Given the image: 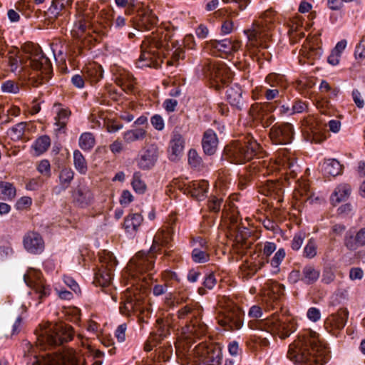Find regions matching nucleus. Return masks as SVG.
Returning a JSON list of instances; mask_svg holds the SVG:
<instances>
[{"mask_svg":"<svg viewBox=\"0 0 365 365\" xmlns=\"http://www.w3.org/2000/svg\"><path fill=\"white\" fill-rule=\"evenodd\" d=\"M26 53H29V66L34 71H39L40 74L32 76L27 65L24 64L19 56L17 49L10 50L6 55L7 66L9 71L22 81H28L34 87L48 81L51 77L52 66L50 60L43 53L38 46L28 43L24 47Z\"/></svg>","mask_w":365,"mask_h":365,"instance_id":"f257e3e1","label":"nucleus"},{"mask_svg":"<svg viewBox=\"0 0 365 365\" xmlns=\"http://www.w3.org/2000/svg\"><path fill=\"white\" fill-rule=\"evenodd\" d=\"M329 354L319 335L307 330L289 345L287 357L297 365H324L329 359Z\"/></svg>","mask_w":365,"mask_h":365,"instance_id":"f03ea898","label":"nucleus"},{"mask_svg":"<svg viewBox=\"0 0 365 365\" xmlns=\"http://www.w3.org/2000/svg\"><path fill=\"white\" fill-rule=\"evenodd\" d=\"M166 35L153 33L146 36L141 43V53L136 61V66L140 68L160 67L163 62L162 53L165 46Z\"/></svg>","mask_w":365,"mask_h":365,"instance_id":"7ed1b4c3","label":"nucleus"},{"mask_svg":"<svg viewBox=\"0 0 365 365\" xmlns=\"http://www.w3.org/2000/svg\"><path fill=\"white\" fill-rule=\"evenodd\" d=\"M36 345L41 349H47L63 344L72 339L73 331L71 326L63 323H51L40 325L36 330Z\"/></svg>","mask_w":365,"mask_h":365,"instance_id":"20e7f679","label":"nucleus"},{"mask_svg":"<svg viewBox=\"0 0 365 365\" xmlns=\"http://www.w3.org/2000/svg\"><path fill=\"white\" fill-rule=\"evenodd\" d=\"M262 154V147L251 134H247L243 141H234L224 149L225 157L235 164L245 163L255 157L259 158Z\"/></svg>","mask_w":365,"mask_h":365,"instance_id":"39448f33","label":"nucleus"},{"mask_svg":"<svg viewBox=\"0 0 365 365\" xmlns=\"http://www.w3.org/2000/svg\"><path fill=\"white\" fill-rule=\"evenodd\" d=\"M251 329L266 331L280 339H286L297 330V322L294 318L274 314L262 321L248 322Z\"/></svg>","mask_w":365,"mask_h":365,"instance_id":"423d86ee","label":"nucleus"},{"mask_svg":"<svg viewBox=\"0 0 365 365\" xmlns=\"http://www.w3.org/2000/svg\"><path fill=\"white\" fill-rule=\"evenodd\" d=\"M270 14L271 12H267L264 16L253 22L251 29L245 31L248 38L247 47L252 53L257 54L261 48L268 47L266 41L269 38V32L272 28V19L269 17Z\"/></svg>","mask_w":365,"mask_h":365,"instance_id":"0eeeda50","label":"nucleus"},{"mask_svg":"<svg viewBox=\"0 0 365 365\" xmlns=\"http://www.w3.org/2000/svg\"><path fill=\"white\" fill-rule=\"evenodd\" d=\"M299 169L296 158L293 153L287 150H282L278 153L276 160L267 168V170L263 175L269 174L274 170H284L285 173H289L290 175H295Z\"/></svg>","mask_w":365,"mask_h":365,"instance_id":"6e6552de","label":"nucleus"},{"mask_svg":"<svg viewBox=\"0 0 365 365\" xmlns=\"http://www.w3.org/2000/svg\"><path fill=\"white\" fill-rule=\"evenodd\" d=\"M101 267L96 273L94 283L96 285L106 287L111 282L113 270L117 264V261L113 255L109 252H105L103 255L100 257Z\"/></svg>","mask_w":365,"mask_h":365,"instance_id":"1a4fd4ad","label":"nucleus"},{"mask_svg":"<svg viewBox=\"0 0 365 365\" xmlns=\"http://www.w3.org/2000/svg\"><path fill=\"white\" fill-rule=\"evenodd\" d=\"M24 279L26 284L38 294L41 301L50 294L51 288L44 282L39 270L29 269L24 275Z\"/></svg>","mask_w":365,"mask_h":365,"instance_id":"9d476101","label":"nucleus"},{"mask_svg":"<svg viewBox=\"0 0 365 365\" xmlns=\"http://www.w3.org/2000/svg\"><path fill=\"white\" fill-rule=\"evenodd\" d=\"M241 43L238 41H232L225 38L221 41L211 40L205 43V48L215 56L222 54H231L240 49Z\"/></svg>","mask_w":365,"mask_h":365,"instance_id":"9b49d317","label":"nucleus"},{"mask_svg":"<svg viewBox=\"0 0 365 365\" xmlns=\"http://www.w3.org/2000/svg\"><path fill=\"white\" fill-rule=\"evenodd\" d=\"M294 133V128L291 123H276L269 130V138L274 144L287 145L292 141Z\"/></svg>","mask_w":365,"mask_h":365,"instance_id":"f8f14e48","label":"nucleus"},{"mask_svg":"<svg viewBox=\"0 0 365 365\" xmlns=\"http://www.w3.org/2000/svg\"><path fill=\"white\" fill-rule=\"evenodd\" d=\"M33 365H78V360L72 350H66L62 353L41 356Z\"/></svg>","mask_w":365,"mask_h":365,"instance_id":"ddd939ff","label":"nucleus"},{"mask_svg":"<svg viewBox=\"0 0 365 365\" xmlns=\"http://www.w3.org/2000/svg\"><path fill=\"white\" fill-rule=\"evenodd\" d=\"M192 247L191 259L197 264H204L210 259V247L206 239L201 237H192L190 240Z\"/></svg>","mask_w":365,"mask_h":365,"instance_id":"4468645a","label":"nucleus"},{"mask_svg":"<svg viewBox=\"0 0 365 365\" xmlns=\"http://www.w3.org/2000/svg\"><path fill=\"white\" fill-rule=\"evenodd\" d=\"M155 252L150 251L145 253L143 252H138L133 257L128 264V267L131 271L137 273H143L150 271L154 267L155 257Z\"/></svg>","mask_w":365,"mask_h":365,"instance_id":"2eb2a0df","label":"nucleus"},{"mask_svg":"<svg viewBox=\"0 0 365 365\" xmlns=\"http://www.w3.org/2000/svg\"><path fill=\"white\" fill-rule=\"evenodd\" d=\"M205 75L217 83H226L231 78L232 73L223 63H215L211 61L205 63L204 68Z\"/></svg>","mask_w":365,"mask_h":365,"instance_id":"dca6fc26","label":"nucleus"},{"mask_svg":"<svg viewBox=\"0 0 365 365\" xmlns=\"http://www.w3.org/2000/svg\"><path fill=\"white\" fill-rule=\"evenodd\" d=\"M207 326L201 320L200 317L190 319L181 331L182 336L187 340H195L205 336L207 332Z\"/></svg>","mask_w":365,"mask_h":365,"instance_id":"f3484780","label":"nucleus"},{"mask_svg":"<svg viewBox=\"0 0 365 365\" xmlns=\"http://www.w3.org/2000/svg\"><path fill=\"white\" fill-rule=\"evenodd\" d=\"M218 323L225 330L232 331L240 330L244 324V312L237 307L232 309L218 320Z\"/></svg>","mask_w":365,"mask_h":365,"instance_id":"a211bd4d","label":"nucleus"},{"mask_svg":"<svg viewBox=\"0 0 365 365\" xmlns=\"http://www.w3.org/2000/svg\"><path fill=\"white\" fill-rule=\"evenodd\" d=\"M122 302L119 307L120 312L125 316H130L132 313L140 312L144 313L141 306L140 299L136 293H130L127 289L122 295Z\"/></svg>","mask_w":365,"mask_h":365,"instance_id":"6ab92c4d","label":"nucleus"},{"mask_svg":"<svg viewBox=\"0 0 365 365\" xmlns=\"http://www.w3.org/2000/svg\"><path fill=\"white\" fill-rule=\"evenodd\" d=\"M158 158V149L151 144L142 149L136 158L138 167L143 170L151 169L156 163Z\"/></svg>","mask_w":365,"mask_h":365,"instance_id":"aec40b11","label":"nucleus"},{"mask_svg":"<svg viewBox=\"0 0 365 365\" xmlns=\"http://www.w3.org/2000/svg\"><path fill=\"white\" fill-rule=\"evenodd\" d=\"M349 312L346 309H340L336 314L329 315L324 322V327L333 335H337L346 324Z\"/></svg>","mask_w":365,"mask_h":365,"instance_id":"412c9836","label":"nucleus"},{"mask_svg":"<svg viewBox=\"0 0 365 365\" xmlns=\"http://www.w3.org/2000/svg\"><path fill=\"white\" fill-rule=\"evenodd\" d=\"M73 202L79 207H85L93 202V194L86 185L79 184L72 191Z\"/></svg>","mask_w":365,"mask_h":365,"instance_id":"4be33fe9","label":"nucleus"},{"mask_svg":"<svg viewBox=\"0 0 365 365\" xmlns=\"http://www.w3.org/2000/svg\"><path fill=\"white\" fill-rule=\"evenodd\" d=\"M259 189L262 194L273 197L277 202L283 200V188L281 182L277 180H267L262 182Z\"/></svg>","mask_w":365,"mask_h":365,"instance_id":"5701e85b","label":"nucleus"},{"mask_svg":"<svg viewBox=\"0 0 365 365\" xmlns=\"http://www.w3.org/2000/svg\"><path fill=\"white\" fill-rule=\"evenodd\" d=\"M25 249L30 253L39 254L44 249V242L41 236L35 232H29L24 237Z\"/></svg>","mask_w":365,"mask_h":365,"instance_id":"b1692460","label":"nucleus"},{"mask_svg":"<svg viewBox=\"0 0 365 365\" xmlns=\"http://www.w3.org/2000/svg\"><path fill=\"white\" fill-rule=\"evenodd\" d=\"M325 125L314 118H310L307 121V130L309 133V138L312 142L320 143L326 139L324 133Z\"/></svg>","mask_w":365,"mask_h":365,"instance_id":"393cba45","label":"nucleus"},{"mask_svg":"<svg viewBox=\"0 0 365 365\" xmlns=\"http://www.w3.org/2000/svg\"><path fill=\"white\" fill-rule=\"evenodd\" d=\"M158 18L153 11L149 8L142 11L138 21V27L140 31L152 30L157 26Z\"/></svg>","mask_w":365,"mask_h":365,"instance_id":"a878e982","label":"nucleus"},{"mask_svg":"<svg viewBox=\"0 0 365 365\" xmlns=\"http://www.w3.org/2000/svg\"><path fill=\"white\" fill-rule=\"evenodd\" d=\"M173 232L174 230H169L168 228L160 229L153 238L150 251L156 252L160 249V247L168 246L173 240Z\"/></svg>","mask_w":365,"mask_h":365,"instance_id":"bb28decb","label":"nucleus"},{"mask_svg":"<svg viewBox=\"0 0 365 365\" xmlns=\"http://www.w3.org/2000/svg\"><path fill=\"white\" fill-rule=\"evenodd\" d=\"M209 184L206 180L192 181L185 188V192L192 197L202 200L206 195Z\"/></svg>","mask_w":365,"mask_h":365,"instance_id":"cd10ccee","label":"nucleus"},{"mask_svg":"<svg viewBox=\"0 0 365 365\" xmlns=\"http://www.w3.org/2000/svg\"><path fill=\"white\" fill-rule=\"evenodd\" d=\"M218 145V139L216 133L211 129L205 131L202 140L203 150L207 155H213Z\"/></svg>","mask_w":365,"mask_h":365,"instance_id":"c85d7f7f","label":"nucleus"},{"mask_svg":"<svg viewBox=\"0 0 365 365\" xmlns=\"http://www.w3.org/2000/svg\"><path fill=\"white\" fill-rule=\"evenodd\" d=\"M72 0H52L51 5L45 12L47 19L54 20L61 14V11L71 7Z\"/></svg>","mask_w":365,"mask_h":365,"instance_id":"c756f323","label":"nucleus"},{"mask_svg":"<svg viewBox=\"0 0 365 365\" xmlns=\"http://www.w3.org/2000/svg\"><path fill=\"white\" fill-rule=\"evenodd\" d=\"M226 96L232 106L240 110L243 108L245 102L242 98V90L238 85L228 88L226 91Z\"/></svg>","mask_w":365,"mask_h":365,"instance_id":"7c9ffc66","label":"nucleus"},{"mask_svg":"<svg viewBox=\"0 0 365 365\" xmlns=\"http://www.w3.org/2000/svg\"><path fill=\"white\" fill-rule=\"evenodd\" d=\"M185 141L182 135L178 132L174 131L169 145L170 151V159L172 160H176L182 153Z\"/></svg>","mask_w":365,"mask_h":365,"instance_id":"2f4dec72","label":"nucleus"},{"mask_svg":"<svg viewBox=\"0 0 365 365\" xmlns=\"http://www.w3.org/2000/svg\"><path fill=\"white\" fill-rule=\"evenodd\" d=\"M53 109L56 113L54 118L55 125L58 127V130L64 129L68 122L71 113V111L61 103H57L53 105Z\"/></svg>","mask_w":365,"mask_h":365,"instance_id":"473e14b6","label":"nucleus"},{"mask_svg":"<svg viewBox=\"0 0 365 365\" xmlns=\"http://www.w3.org/2000/svg\"><path fill=\"white\" fill-rule=\"evenodd\" d=\"M351 187L347 183L339 184L334 190L330 197L333 205H336L341 202L346 201L350 196Z\"/></svg>","mask_w":365,"mask_h":365,"instance_id":"72a5a7b5","label":"nucleus"},{"mask_svg":"<svg viewBox=\"0 0 365 365\" xmlns=\"http://www.w3.org/2000/svg\"><path fill=\"white\" fill-rule=\"evenodd\" d=\"M143 221V217L140 214H129L124 220V228L129 235H134L138 232Z\"/></svg>","mask_w":365,"mask_h":365,"instance_id":"f704fd0d","label":"nucleus"},{"mask_svg":"<svg viewBox=\"0 0 365 365\" xmlns=\"http://www.w3.org/2000/svg\"><path fill=\"white\" fill-rule=\"evenodd\" d=\"M345 246L350 250H356L365 245V227L360 229L354 236L346 237L344 241Z\"/></svg>","mask_w":365,"mask_h":365,"instance_id":"c9c22d12","label":"nucleus"},{"mask_svg":"<svg viewBox=\"0 0 365 365\" xmlns=\"http://www.w3.org/2000/svg\"><path fill=\"white\" fill-rule=\"evenodd\" d=\"M85 77L91 83L99 81L103 75L102 66L96 63H91L83 68Z\"/></svg>","mask_w":365,"mask_h":365,"instance_id":"e433bc0d","label":"nucleus"},{"mask_svg":"<svg viewBox=\"0 0 365 365\" xmlns=\"http://www.w3.org/2000/svg\"><path fill=\"white\" fill-rule=\"evenodd\" d=\"M265 265L264 260H258L255 259L254 262H245L241 266L240 269L243 277L249 279L254 276L258 270Z\"/></svg>","mask_w":365,"mask_h":365,"instance_id":"4c0bfd02","label":"nucleus"},{"mask_svg":"<svg viewBox=\"0 0 365 365\" xmlns=\"http://www.w3.org/2000/svg\"><path fill=\"white\" fill-rule=\"evenodd\" d=\"M264 81L271 88H279L282 91L286 89L288 86L285 76L277 73H270L268 74Z\"/></svg>","mask_w":365,"mask_h":365,"instance_id":"58836bf2","label":"nucleus"},{"mask_svg":"<svg viewBox=\"0 0 365 365\" xmlns=\"http://www.w3.org/2000/svg\"><path fill=\"white\" fill-rule=\"evenodd\" d=\"M302 282L306 284L316 282L320 276V270L313 264L305 265L302 271Z\"/></svg>","mask_w":365,"mask_h":365,"instance_id":"ea45409f","label":"nucleus"},{"mask_svg":"<svg viewBox=\"0 0 365 365\" xmlns=\"http://www.w3.org/2000/svg\"><path fill=\"white\" fill-rule=\"evenodd\" d=\"M325 176H337L342 172V165L335 159H329L324 162L322 167Z\"/></svg>","mask_w":365,"mask_h":365,"instance_id":"a19ab883","label":"nucleus"},{"mask_svg":"<svg viewBox=\"0 0 365 365\" xmlns=\"http://www.w3.org/2000/svg\"><path fill=\"white\" fill-rule=\"evenodd\" d=\"M201 309L193 304H186L181 307L177 312L179 319H190L200 317Z\"/></svg>","mask_w":365,"mask_h":365,"instance_id":"79ce46f5","label":"nucleus"},{"mask_svg":"<svg viewBox=\"0 0 365 365\" xmlns=\"http://www.w3.org/2000/svg\"><path fill=\"white\" fill-rule=\"evenodd\" d=\"M51 145V138L47 135L38 137L32 144L31 148L34 155L39 156L44 153Z\"/></svg>","mask_w":365,"mask_h":365,"instance_id":"37998d69","label":"nucleus"},{"mask_svg":"<svg viewBox=\"0 0 365 365\" xmlns=\"http://www.w3.org/2000/svg\"><path fill=\"white\" fill-rule=\"evenodd\" d=\"M147 132L143 128H136L125 131L123 133L125 142L131 143L137 140H142L146 137Z\"/></svg>","mask_w":365,"mask_h":365,"instance_id":"c03bdc74","label":"nucleus"},{"mask_svg":"<svg viewBox=\"0 0 365 365\" xmlns=\"http://www.w3.org/2000/svg\"><path fill=\"white\" fill-rule=\"evenodd\" d=\"M115 81L123 90H132L134 86L135 78L131 74L123 71L116 77Z\"/></svg>","mask_w":365,"mask_h":365,"instance_id":"a18cd8bd","label":"nucleus"},{"mask_svg":"<svg viewBox=\"0 0 365 365\" xmlns=\"http://www.w3.org/2000/svg\"><path fill=\"white\" fill-rule=\"evenodd\" d=\"M73 163L75 168L81 174H86L88 170L87 162L83 154L78 150L73 152Z\"/></svg>","mask_w":365,"mask_h":365,"instance_id":"49530a36","label":"nucleus"},{"mask_svg":"<svg viewBox=\"0 0 365 365\" xmlns=\"http://www.w3.org/2000/svg\"><path fill=\"white\" fill-rule=\"evenodd\" d=\"M286 256V252L284 248L279 249L272 258V259L269 262H270L271 267L272 268V272L273 274H277L280 271L279 265L284 260Z\"/></svg>","mask_w":365,"mask_h":365,"instance_id":"de8ad7c7","label":"nucleus"},{"mask_svg":"<svg viewBox=\"0 0 365 365\" xmlns=\"http://www.w3.org/2000/svg\"><path fill=\"white\" fill-rule=\"evenodd\" d=\"M16 195V188L8 182H0V198L4 200H11Z\"/></svg>","mask_w":365,"mask_h":365,"instance_id":"09e8293b","label":"nucleus"},{"mask_svg":"<svg viewBox=\"0 0 365 365\" xmlns=\"http://www.w3.org/2000/svg\"><path fill=\"white\" fill-rule=\"evenodd\" d=\"M88 26V22L84 18L80 17L75 23L71 31L73 37L80 38L83 34L86 31Z\"/></svg>","mask_w":365,"mask_h":365,"instance_id":"8fccbe9b","label":"nucleus"},{"mask_svg":"<svg viewBox=\"0 0 365 365\" xmlns=\"http://www.w3.org/2000/svg\"><path fill=\"white\" fill-rule=\"evenodd\" d=\"M131 185L134 191L138 194H143L147 190L145 182L142 179V175L139 172L134 173Z\"/></svg>","mask_w":365,"mask_h":365,"instance_id":"3c124183","label":"nucleus"},{"mask_svg":"<svg viewBox=\"0 0 365 365\" xmlns=\"http://www.w3.org/2000/svg\"><path fill=\"white\" fill-rule=\"evenodd\" d=\"M78 144L81 149L90 150L95 145V138L91 133H83L79 138Z\"/></svg>","mask_w":365,"mask_h":365,"instance_id":"603ef678","label":"nucleus"},{"mask_svg":"<svg viewBox=\"0 0 365 365\" xmlns=\"http://www.w3.org/2000/svg\"><path fill=\"white\" fill-rule=\"evenodd\" d=\"M74 173L71 168H63L61 170L59 174V182L63 189H66L69 187L71 181L73 179Z\"/></svg>","mask_w":365,"mask_h":365,"instance_id":"864d4df0","label":"nucleus"},{"mask_svg":"<svg viewBox=\"0 0 365 365\" xmlns=\"http://www.w3.org/2000/svg\"><path fill=\"white\" fill-rule=\"evenodd\" d=\"M289 36L292 43H297L301 38L304 37L302 26L293 24L289 30Z\"/></svg>","mask_w":365,"mask_h":365,"instance_id":"5fc2aeb1","label":"nucleus"},{"mask_svg":"<svg viewBox=\"0 0 365 365\" xmlns=\"http://www.w3.org/2000/svg\"><path fill=\"white\" fill-rule=\"evenodd\" d=\"M277 245L274 242H266L262 249V255L257 257L258 260H264L265 264L269 262V256L276 250Z\"/></svg>","mask_w":365,"mask_h":365,"instance_id":"6e6d98bb","label":"nucleus"},{"mask_svg":"<svg viewBox=\"0 0 365 365\" xmlns=\"http://www.w3.org/2000/svg\"><path fill=\"white\" fill-rule=\"evenodd\" d=\"M317 243L313 237L310 238L304 248V257L312 259L317 255Z\"/></svg>","mask_w":365,"mask_h":365,"instance_id":"4d7b16f0","label":"nucleus"},{"mask_svg":"<svg viewBox=\"0 0 365 365\" xmlns=\"http://www.w3.org/2000/svg\"><path fill=\"white\" fill-rule=\"evenodd\" d=\"M26 125V123L21 122L12 127L9 130V135H11V138L15 140L21 139L24 134Z\"/></svg>","mask_w":365,"mask_h":365,"instance_id":"13d9d810","label":"nucleus"},{"mask_svg":"<svg viewBox=\"0 0 365 365\" xmlns=\"http://www.w3.org/2000/svg\"><path fill=\"white\" fill-rule=\"evenodd\" d=\"M222 360V354L220 349L208 351L207 365H220Z\"/></svg>","mask_w":365,"mask_h":365,"instance_id":"bf43d9fd","label":"nucleus"},{"mask_svg":"<svg viewBox=\"0 0 365 365\" xmlns=\"http://www.w3.org/2000/svg\"><path fill=\"white\" fill-rule=\"evenodd\" d=\"M217 279L215 278V276L213 273H210L207 274L203 282V286L204 287H200L198 289V292L200 294H204L205 293V289L207 288L208 289H212L216 284Z\"/></svg>","mask_w":365,"mask_h":365,"instance_id":"052dcab7","label":"nucleus"},{"mask_svg":"<svg viewBox=\"0 0 365 365\" xmlns=\"http://www.w3.org/2000/svg\"><path fill=\"white\" fill-rule=\"evenodd\" d=\"M296 84V89L302 95H305L307 90L314 86L312 81L305 78L298 80Z\"/></svg>","mask_w":365,"mask_h":365,"instance_id":"680f3d73","label":"nucleus"},{"mask_svg":"<svg viewBox=\"0 0 365 365\" xmlns=\"http://www.w3.org/2000/svg\"><path fill=\"white\" fill-rule=\"evenodd\" d=\"M319 91L322 93H329L330 97H336L339 92L338 88H332L329 83L324 80L321 81Z\"/></svg>","mask_w":365,"mask_h":365,"instance_id":"e2e57ef3","label":"nucleus"},{"mask_svg":"<svg viewBox=\"0 0 365 365\" xmlns=\"http://www.w3.org/2000/svg\"><path fill=\"white\" fill-rule=\"evenodd\" d=\"M1 88L2 92L9 93H18L19 87L14 81L8 80L1 83Z\"/></svg>","mask_w":365,"mask_h":365,"instance_id":"0e129e2a","label":"nucleus"},{"mask_svg":"<svg viewBox=\"0 0 365 365\" xmlns=\"http://www.w3.org/2000/svg\"><path fill=\"white\" fill-rule=\"evenodd\" d=\"M354 57L358 61H362L365 59V38H362L356 46Z\"/></svg>","mask_w":365,"mask_h":365,"instance_id":"69168bd1","label":"nucleus"},{"mask_svg":"<svg viewBox=\"0 0 365 365\" xmlns=\"http://www.w3.org/2000/svg\"><path fill=\"white\" fill-rule=\"evenodd\" d=\"M185 57V51L182 48L178 47L172 53L171 59L168 60L167 64L168 66H175L180 59Z\"/></svg>","mask_w":365,"mask_h":365,"instance_id":"338daca9","label":"nucleus"},{"mask_svg":"<svg viewBox=\"0 0 365 365\" xmlns=\"http://www.w3.org/2000/svg\"><path fill=\"white\" fill-rule=\"evenodd\" d=\"M305 237L306 234L304 232H299L295 234L291 242L292 249L299 250L303 244Z\"/></svg>","mask_w":365,"mask_h":365,"instance_id":"774afa93","label":"nucleus"}]
</instances>
